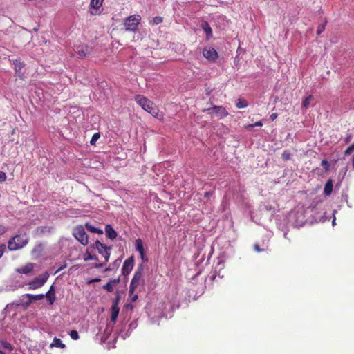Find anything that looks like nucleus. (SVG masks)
<instances>
[{"mask_svg": "<svg viewBox=\"0 0 354 354\" xmlns=\"http://www.w3.org/2000/svg\"><path fill=\"white\" fill-rule=\"evenodd\" d=\"M28 239L25 236L16 235L12 237L8 243V248L10 250H17L26 245Z\"/></svg>", "mask_w": 354, "mask_h": 354, "instance_id": "obj_2", "label": "nucleus"}, {"mask_svg": "<svg viewBox=\"0 0 354 354\" xmlns=\"http://www.w3.org/2000/svg\"><path fill=\"white\" fill-rule=\"evenodd\" d=\"M84 259L85 261H88L89 260H93V259L97 260V258L95 255H92L91 253H89L88 251H86V252L85 254V257Z\"/></svg>", "mask_w": 354, "mask_h": 354, "instance_id": "obj_28", "label": "nucleus"}, {"mask_svg": "<svg viewBox=\"0 0 354 354\" xmlns=\"http://www.w3.org/2000/svg\"><path fill=\"white\" fill-rule=\"evenodd\" d=\"M254 249L256 252H260L262 251V250L260 248L259 245L258 244H255L254 246Z\"/></svg>", "mask_w": 354, "mask_h": 354, "instance_id": "obj_43", "label": "nucleus"}, {"mask_svg": "<svg viewBox=\"0 0 354 354\" xmlns=\"http://www.w3.org/2000/svg\"><path fill=\"white\" fill-rule=\"evenodd\" d=\"M205 195H207V196H209V193L206 192Z\"/></svg>", "mask_w": 354, "mask_h": 354, "instance_id": "obj_51", "label": "nucleus"}, {"mask_svg": "<svg viewBox=\"0 0 354 354\" xmlns=\"http://www.w3.org/2000/svg\"><path fill=\"white\" fill-rule=\"evenodd\" d=\"M291 156L292 155L290 151L285 150L281 155V158L283 160L287 161L290 159Z\"/></svg>", "mask_w": 354, "mask_h": 354, "instance_id": "obj_29", "label": "nucleus"}, {"mask_svg": "<svg viewBox=\"0 0 354 354\" xmlns=\"http://www.w3.org/2000/svg\"><path fill=\"white\" fill-rule=\"evenodd\" d=\"M104 2V0H91L90 6L91 8L97 10L99 9Z\"/></svg>", "mask_w": 354, "mask_h": 354, "instance_id": "obj_23", "label": "nucleus"}, {"mask_svg": "<svg viewBox=\"0 0 354 354\" xmlns=\"http://www.w3.org/2000/svg\"><path fill=\"white\" fill-rule=\"evenodd\" d=\"M24 297L28 298V301L26 303V306H28L33 301L35 300H41L44 298V295L39 294V295H30V294H26L24 295Z\"/></svg>", "mask_w": 354, "mask_h": 354, "instance_id": "obj_13", "label": "nucleus"}, {"mask_svg": "<svg viewBox=\"0 0 354 354\" xmlns=\"http://www.w3.org/2000/svg\"><path fill=\"white\" fill-rule=\"evenodd\" d=\"M351 138H352V136H351V134H348V135L346 136V137L345 138V139H344V142H345L346 143H348V142H350V141L351 140Z\"/></svg>", "mask_w": 354, "mask_h": 354, "instance_id": "obj_40", "label": "nucleus"}, {"mask_svg": "<svg viewBox=\"0 0 354 354\" xmlns=\"http://www.w3.org/2000/svg\"><path fill=\"white\" fill-rule=\"evenodd\" d=\"M142 272L143 268L142 266L140 265L136 270L133 279L131 281L129 290L130 295H132L134 292L135 290L140 285L142 277Z\"/></svg>", "mask_w": 354, "mask_h": 354, "instance_id": "obj_5", "label": "nucleus"}, {"mask_svg": "<svg viewBox=\"0 0 354 354\" xmlns=\"http://www.w3.org/2000/svg\"><path fill=\"white\" fill-rule=\"evenodd\" d=\"M162 21H163V19H162V17H155L153 19V22L154 24H159L162 23Z\"/></svg>", "mask_w": 354, "mask_h": 354, "instance_id": "obj_35", "label": "nucleus"}, {"mask_svg": "<svg viewBox=\"0 0 354 354\" xmlns=\"http://www.w3.org/2000/svg\"><path fill=\"white\" fill-rule=\"evenodd\" d=\"M100 136L99 133H94L91 138V140H90V144L91 145H95V142L100 138Z\"/></svg>", "mask_w": 354, "mask_h": 354, "instance_id": "obj_31", "label": "nucleus"}, {"mask_svg": "<svg viewBox=\"0 0 354 354\" xmlns=\"http://www.w3.org/2000/svg\"><path fill=\"white\" fill-rule=\"evenodd\" d=\"M141 17L139 15H133L128 17L124 21L125 30L134 32H136Z\"/></svg>", "mask_w": 354, "mask_h": 354, "instance_id": "obj_3", "label": "nucleus"}, {"mask_svg": "<svg viewBox=\"0 0 354 354\" xmlns=\"http://www.w3.org/2000/svg\"><path fill=\"white\" fill-rule=\"evenodd\" d=\"M262 125H263L262 122L261 121H258V122H256L254 124H250L248 126V127H256V126L261 127Z\"/></svg>", "mask_w": 354, "mask_h": 354, "instance_id": "obj_39", "label": "nucleus"}, {"mask_svg": "<svg viewBox=\"0 0 354 354\" xmlns=\"http://www.w3.org/2000/svg\"><path fill=\"white\" fill-rule=\"evenodd\" d=\"M35 266V263H28L22 267L17 268L15 270L19 274H30L32 272Z\"/></svg>", "mask_w": 354, "mask_h": 354, "instance_id": "obj_10", "label": "nucleus"}, {"mask_svg": "<svg viewBox=\"0 0 354 354\" xmlns=\"http://www.w3.org/2000/svg\"><path fill=\"white\" fill-rule=\"evenodd\" d=\"M5 250H6L5 244H0V258L2 257Z\"/></svg>", "mask_w": 354, "mask_h": 354, "instance_id": "obj_38", "label": "nucleus"}, {"mask_svg": "<svg viewBox=\"0 0 354 354\" xmlns=\"http://www.w3.org/2000/svg\"><path fill=\"white\" fill-rule=\"evenodd\" d=\"M134 100L137 104L152 116L160 120L162 119L163 115L160 113L159 109L152 101L142 95H135Z\"/></svg>", "mask_w": 354, "mask_h": 354, "instance_id": "obj_1", "label": "nucleus"}, {"mask_svg": "<svg viewBox=\"0 0 354 354\" xmlns=\"http://www.w3.org/2000/svg\"><path fill=\"white\" fill-rule=\"evenodd\" d=\"M321 165L324 168L325 171H328L330 164L326 160H323L321 162Z\"/></svg>", "mask_w": 354, "mask_h": 354, "instance_id": "obj_34", "label": "nucleus"}, {"mask_svg": "<svg viewBox=\"0 0 354 354\" xmlns=\"http://www.w3.org/2000/svg\"><path fill=\"white\" fill-rule=\"evenodd\" d=\"M49 277L47 272L40 274L39 277L33 279L29 283V289L35 290L43 286Z\"/></svg>", "mask_w": 354, "mask_h": 354, "instance_id": "obj_6", "label": "nucleus"}, {"mask_svg": "<svg viewBox=\"0 0 354 354\" xmlns=\"http://www.w3.org/2000/svg\"><path fill=\"white\" fill-rule=\"evenodd\" d=\"M248 106V103L245 99L240 97L237 100L236 103V106L238 109L245 108Z\"/></svg>", "mask_w": 354, "mask_h": 354, "instance_id": "obj_24", "label": "nucleus"}, {"mask_svg": "<svg viewBox=\"0 0 354 354\" xmlns=\"http://www.w3.org/2000/svg\"><path fill=\"white\" fill-rule=\"evenodd\" d=\"M95 268H102L103 266V264L102 263H96L95 264Z\"/></svg>", "mask_w": 354, "mask_h": 354, "instance_id": "obj_46", "label": "nucleus"}, {"mask_svg": "<svg viewBox=\"0 0 354 354\" xmlns=\"http://www.w3.org/2000/svg\"><path fill=\"white\" fill-rule=\"evenodd\" d=\"M203 54L209 61H214L218 57L217 51L212 47L205 48L203 50Z\"/></svg>", "mask_w": 354, "mask_h": 354, "instance_id": "obj_8", "label": "nucleus"}, {"mask_svg": "<svg viewBox=\"0 0 354 354\" xmlns=\"http://www.w3.org/2000/svg\"><path fill=\"white\" fill-rule=\"evenodd\" d=\"M136 249L138 251L141 258L143 259L145 257V249L142 243V241L138 239L136 241Z\"/></svg>", "mask_w": 354, "mask_h": 354, "instance_id": "obj_16", "label": "nucleus"}, {"mask_svg": "<svg viewBox=\"0 0 354 354\" xmlns=\"http://www.w3.org/2000/svg\"><path fill=\"white\" fill-rule=\"evenodd\" d=\"M0 354H6L3 351L0 350Z\"/></svg>", "mask_w": 354, "mask_h": 354, "instance_id": "obj_49", "label": "nucleus"}, {"mask_svg": "<svg viewBox=\"0 0 354 354\" xmlns=\"http://www.w3.org/2000/svg\"><path fill=\"white\" fill-rule=\"evenodd\" d=\"M13 64L15 65L16 72L19 71L24 66V64L17 59L15 60Z\"/></svg>", "mask_w": 354, "mask_h": 354, "instance_id": "obj_26", "label": "nucleus"}, {"mask_svg": "<svg viewBox=\"0 0 354 354\" xmlns=\"http://www.w3.org/2000/svg\"><path fill=\"white\" fill-rule=\"evenodd\" d=\"M50 347L64 348L66 347V345L62 342V341L59 338L55 337L53 339V342L50 344Z\"/></svg>", "mask_w": 354, "mask_h": 354, "instance_id": "obj_21", "label": "nucleus"}, {"mask_svg": "<svg viewBox=\"0 0 354 354\" xmlns=\"http://www.w3.org/2000/svg\"><path fill=\"white\" fill-rule=\"evenodd\" d=\"M7 176L5 172L0 171V182H5L6 180Z\"/></svg>", "mask_w": 354, "mask_h": 354, "instance_id": "obj_36", "label": "nucleus"}, {"mask_svg": "<svg viewBox=\"0 0 354 354\" xmlns=\"http://www.w3.org/2000/svg\"><path fill=\"white\" fill-rule=\"evenodd\" d=\"M120 301V296L117 295L115 298L113 299L111 306H118V304Z\"/></svg>", "mask_w": 354, "mask_h": 354, "instance_id": "obj_37", "label": "nucleus"}, {"mask_svg": "<svg viewBox=\"0 0 354 354\" xmlns=\"http://www.w3.org/2000/svg\"><path fill=\"white\" fill-rule=\"evenodd\" d=\"M313 99V96L311 95H308V97H306L304 100H303V102H302V108L306 109L309 104H310V102H311Z\"/></svg>", "mask_w": 354, "mask_h": 354, "instance_id": "obj_25", "label": "nucleus"}, {"mask_svg": "<svg viewBox=\"0 0 354 354\" xmlns=\"http://www.w3.org/2000/svg\"><path fill=\"white\" fill-rule=\"evenodd\" d=\"M333 180L331 179H329L327 180L326 183L325 184L324 192L326 196H329L331 194L333 191Z\"/></svg>", "mask_w": 354, "mask_h": 354, "instance_id": "obj_19", "label": "nucleus"}, {"mask_svg": "<svg viewBox=\"0 0 354 354\" xmlns=\"http://www.w3.org/2000/svg\"><path fill=\"white\" fill-rule=\"evenodd\" d=\"M85 227L91 232L96 233V234H103L102 230L95 227L91 225V224H89L88 223H86L85 224Z\"/></svg>", "mask_w": 354, "mask_h": 354, "instance_id": "obj_22", "label": "nucleus"}, {"mask_svg": "<svg viewBox=\"0 0 354 354\" xmlns=\"http://www.w3.org/2000/svg\"><path fill=\"white\" fill-rule=\"evenodd\" d=\"M202 29L206 33V39L209 40L212 37V30L209 23L206 21H203L201 25Z\"/></svg>", "mask_w": 354, "mask_h": 354, "instance_id": "obj_12", "label": "nucleus"}, {"mask_svg": "<svg viewBox=\"0 0 354 354\" xmlns=\"http://www.w3.org/2000/svg\"><path fill=\"white\" fill-rule=\"evenodd\" d=\"M100 281V278H95V279H93L91 281H88V283H93V282H99Z\"/></svg>", "mask_w": 354, "mask_h": 354, "instance_id": "obj_45", "label": "nucleus"}, {"mask_svg": "<svg viewBox=\"0 0 354 354\" xmlns=\"http://www.w3.org/2000/svg\"><path fill=\"white\" fill-rule=\"evenodd\" d=\"M354 151V142L344 152V156H348Z\"/></svg>", "mask_w": 354, "mask_h": 354, "instance_id": "obj_30", "label": "nucleus"}, {"mask_svg": "<svg viewBox=\"0 0 354 354\" xmlns=\"http://www.w3.org/2000/svg\"><path fill=\"white\" fill-rule=\"evenodd\" d=\"M105 232L106 236L110 239L113 240L117 237V232L111 225H106Z\"/></svg>", "mask_w": 354, "mask_h": 354, "instance_id": "obj_15", "label": "nucleus"}, {"mask_svg": "<svg viewBox=\"0 0 354 354\" xmlns=\"http://www.w3.org/2000/svg\"><path fill=\"white\" fill-rule=\"evenodd\" d=\"M8 346H10V344H7V345H6L5 347L8 348Z\"/></svg>", "mask_w": 354, "mask_h": 354, "instance_id": "obj_50", "label": "nucleus"}, {"mask_svg": "<svg viewBox=\"0 0 354 354\" xmlns=\"http://www.w3.org/2000/svg\"><path fill=\"white\" fill-rule=\"evenodd\" d=\"M327 24V21L326 19L324 20V21L323 22V24H319L317 27V35H320L322 32H323L325 30V26Z\"/></svg>", "mask_w": 354, "mask_h": 354, "instance_id": "obj_27", "label": "nucleus"}, {"mask_svg": "<svg viewBox=\"0 0 354 354\" xmlns=\"http://www.w3.org/2000/svg\"><path fill=\"white\" fill-rule=\"evenodd\" d=\"M69 335H70L71 338L74 340H77L80 338L79 334H78L77 331L75 330H72L70 332Z\"/></svg>", "mask_w": 354, "mask_h": 354, "instance_id": "obj_33", "label": "nucleus"}, {"mask_svg": "<svg viewBox=\"0 0 354 354\" xmlns=\"http://www.w3.org/2000/svg\"><path fill=\"white\" fill-rule=\"evenodd\" d=\"M44 296L47 298V299L48 300V301L50 304H53L55 302V301L56 299V296H55V288H54L53 285H52L50 287L49 290Z\"/></svg>", "mask_w": 354, "mask_h": 354, "instance_id": "obj_14", "label": "nucleus"}, {"mask_svg": "<svg viewBox=\"0 0 354 354\" xmlns=\"http://www.w3.org/2000/svg\"><path fill=\"white\" fill-rule=\"evenodd\" d=\"M120 308L119 306H111V322L115 323L117 317L119 315Z\"/></svg>", "mask_w": 354, "mask_h": 354, "instance_id": "obj_18", "label": "nucleus"}, {"mask_svg": "<svg viewBox=\"0 0 354 354\" xmlns=\"http://www.w3.org/2000/svg\"><path fill=\"white\" fill-rule=\"evenodd\" d=\"M67 264L65 263L63 266H60L55 272V273H57L60 272L61 270H64L66 267Z\"/></svg>", "mask_w": 354, "mask_h": 354, "instance_id": "obj_44", "label": "nucleus"}, {"mask_svg": "<svg viewBox=\"0 0 354 354\" xmlns=\"http://www.w3.org/2000/svg\"><path fill=\"white\" fill-rule=\"evenodd\" d=\"M211 110L216 115L220 116L221 118L225 117L227 115V112L226 111L225 109L223 106H214L212 108L207 109V111H208Z\"/></svg>", "mask_w": 354, "mask_h": 354, "instance_id": "obj_11", "label": "nucleus"}, {"mask_svg": "<svg viewBox=\"0 0 354 354\" xmlns=\"http://www.w3.org/2000/svg\"><path fill=\"white\" fill-rule=\"evenodd\" d=\"M75 50L77 52V55H79V57L80 58L86 57V54H87V47L86 46H77L76 49Z\"/></svg>", "mask_w": 354, "mask_h": 354, "instance_id": "obj_20", "label": "nucleus"}, {"mask_svg": "<svg viewBox=\"0 0 354 354\" xmlns=\"http://www.w3.org/2000/svg\"><path fill=\"white\" fill-rule=\"evenodd\" d=\"M5 232H6V227L3 225H0V235L3 234Z\"/></svg>", "mask_w": 354, "mask_h": 354, "instance_id": "obj_42", "label": "nucleus"}, {"mask_svg": "<svg viewBox=\"0 0 354 354\" xmlns=\"http://www.w3.org/2000/svg\"><path fill=\"white\" fill-rule=\"evenodd\" d=\"M95 248L98 250V252L104 257L105 261H108L109 259L111 248L106 246L98 240H97L95 243Z\"/></svg>", "mask_w": 354, "mask_h": 354, "instance_id": "obj_7", "label": "nucleus"}, {"mask_svg": "<svg viewBox=\"0 0 354 354\" xmlns=\"http://www.w3.org/2000/svg\"><path fill=\"white\" fill-rule=\"evenodd\" d=\"M278 116V114L276 113H273L270 115V118L272 121H274Z\"/></svg>", "mask_w": 354, "mask_h": 354, "instance_id": "obj_41", "label": "nucleus"}, {"mask_svg": "<svg viewBox=\"0 0 354 354\" xmlns=\"http://www.w3.org/2000/svg\"><path fill=\"white\" fill-rule=\"evenodd\" d=\"M42 250H43V245H42V244L39 243L34 248V249L32 250V253L33 254H35V253L40 254Z\"/></svg>", "mask_w": 354, "mask_h": 354, "instance_id": "obj_32", "label": "nucleus"}, {"mask_svg": "<svg viewBox=\"0 0 354 354\" xmlns=\"http://www.w3.org/2000/svg\"><path fill=\"white\" fill-rule=\"evenodd\" d=\"M352 165H353V168L354 169V156H353V158H352Z\"/></svg>", "mask_w": 354, "mask_h": 354, "instance_id": "obj_48", "label": "nucleus"}, {"mask_svg": "<svg viewBox=\"0 0 354 354\" xmlns=\"http://www.w3.org/2000/svg\"><path fill=\"white\" fill-rule=\"evenodd\" d=\"M205 195H207V196H209V193L206 192Z\"/></svg>", "mask_w": 354, "mask_h": 354, "instance_id": "obj_52", "label": "nucleus"}, {"mask_svg": "<svg viewBox=\"0 0 354 354\" xmlns=\"http://www.w3.org/2000/svg\"><path fill=\"white\" fill-rule=\"evenodd\" d=\"M133 268V258L131 257L126 259L123 263L122 268V274L124 276L128 275L132 270Z\"/></svg>", "mask_w": 354, "mask_h": 354, "instance_id": "obj_9", "label": "nucleus"}, {"mask_svg": "<svg viewBox=\"0 0 354 354\" xmlns=\"http://www.w3.org/2000/svg\"><path fill=\"white\" fill-rule=\"evenodd\" d=\"M120 282V278L110 280L106 284L103 286V289L106 290L109 292L113 291V284H117Z\"/></svg>", "mask_w": 354, "mask_h": 354, "instance_id": "obj_17", "label": "nucleus"}, {"mask_svg": "<svg viewBox=\"0 0 354 354\" xmlns=\"http://www.w3.org/2000/svg\"><path fill=\"white\" fill-rule=\"evenodd\" d=\"M137 299H138V296H137V295H135V296H133V297L132 300H133V301H135Z\"/></svg>", "mask_w": 354, "mask_h": 354, "instance_id": "obj_47", "label": "nucleus"}, {"mask_svg": "<svg viewBox=\"0 0 354 354\" xmlns=\"http://www.w3.org/2000/svg\"><path fill=\"white\" fill-rule=\"evenodd\" d=\"M73 235L82 245H88V236L82 225L76 226L73 229Z\"/></svg>", "mask_w": 354, "mask_h": 354, "instance_id": "obj_4", "label": "nucleus"}]
</instances>
